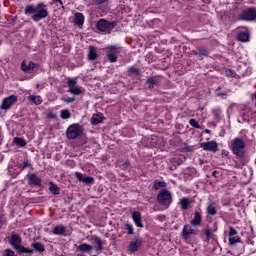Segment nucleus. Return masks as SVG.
Instances as JSON below:
<instances>
[{
  "label": "nucleus",
  "mask_w": 256,
  "mask_h": 256,
  "mask_svg": "<svg viewBox=\"0 0 256 256\" xmlns=\"http://www.w3.org/2000/svg\"><path fill=\"white\" fill-rule=\"evenodd\" d=\"M229 147L235 155L236 159L242 163V165H246L249 163V158L247 157V153L245 152V141L243 138L236 137L229 142Z\"/></svg>",
  "instance_id": "obj_1"
},
{
  "label": "nucleus",
  "mask_w": 256,
  "mask_h": 256,
  "mask_svg": "<svg viewBox=\"0 0 256 256\" xmlns=\"http://www.w3.org/2000/svg\"><path fill=\"white\" fill-rule=\"evenodd\" d=\"M25 15H32V20L36 23L41 21V19H47L49 17V11L47 10V5L41 2L36 6L33 4L27 5L24 9Z\"/></svg>",
  "instance_id": "obj_2"
},
{
  "label": "nucleus",
  "mask_w": 256,
  "mask_h": 256,
  "mask_svg": "<svg viewBox=\"0 0 256 256\" xmlns=\"http://www.w3.org/2000/svg\"><path fill=\"white\" fill-rule=\"evenodd\" d=\"M8 243H10L11 247L15 249L20 255H23V253H29L32 255L35 250L26 248L25 246L21 245L22 239L19 234L12 232V234L8 237Z\"/></svg>",
  "instance_id": "obj_3"
},
{
  "label": "nucleus",
  "mask_w": 256,
  "mask_h": 256,
  "mask_svg": "<svg viewBox=\"0 0 256 256\" xmlns=\"http://www.w3.org/2000/svg\"><path fill=\"white\" fill-rule=\"evenodd\" d=\"M157 202L161 207H165V209H169L171 203H173V195L171 191L167 189H162L157 195Z\"/></svg>",
  "instance_id": "obj_4"
},
{
  "label": "nucleus",
  "mask_w": 256,
  "mask_h": 256,
  "mask_svg": "<svg viewBox=\"0 0 256 256\" xmlns=\"http://www.w3.org/2000/svg\"><path fill=\"white\" fill-rule=\"evenodd\" d=\"M114 27H117L116 21L109 22L105 19H100L96 24V29H98V31H102L103 33H111Z\"/></svg>",
  "instance_id": "obj_5"
},
{
  "label": "nucleus",
  "mask_w": 256,
  "mask_h": 256,
  "mask_svg": "<svg viewBox=\"0 0 256 256\" xmlns=\"http://www.w3.org/2000/svg\"><path fill=\"white\" fill-rule=\"evenodd\" d=\"M83 135V127L79 124H71L66 130L67 139H77Z\"/></svg>",
  "instance_id": "obj_6"
},
{
  "label": "nucleus",
  "mask_w": 256,
  "mask_h": 256,
  "mask_svg": "<svg viewBox=\"0 0 256 256\" xmlns=\"http://www.w3.org/2000/svg\"><path fill=\"white\" fill-rule=\"evenodd\" d=\"M256 19V8H248L243 10L239 16L238 21H255Z\"/></svg>",
  "instance_id": "obj_7"
},
{
  "label": "nucleus",
  "mask_w": 256,
  "mask_h": 256,
  "mask_svg": "<svg viewBox=\"0 0 256 256\" xmlns=\"http://www.w3.org/2000/svg\"><path fill=\"white\" fill-rule=\"evenodd\" d=\"M67 85L69 87L68 93H71L72 95H81V93H83L81 87L77 85V81L75 79L68 78Z\"/></svg>",
  "instance_id": "obj_8"
},
{
  "label": "nucleus",
  "mask_w": 256,
  "mask_h": 256,
  "mask_svg": "<svg viewBox=\"0 0 256 256\" xmlns=\"http://www.w3.org/2000/svg\"><path fill=\"white\" fill-rule=\"evenodd\" d=\"M143 245V239L139 236L134 237V240L131 241L128 245V251L130 253H137L141 246Z\"/></svg>",
  "instance_id": "obj_9"
},
{
  "label": "nucleus",
  "mask_w": 256,
  "mask_h": 256,
  "mask_svg": "<svg viewBox=\"0 0 256 256\" xmlns=\"http://www.w3.org/2000/svg\"><path fill=\"white\" fill-rule=\"evenodd\" d=\"M15 103H17V96L10 95L3 99L2 104L0 105V109L7 111L11 109V106L15 105Z\"/></svg>",
  "instance_id": "obj_10"
},
{
  "label": "nucleus",
  "mask_w": 256,
  "mask_h": 256,
  "mask_svg": "<svg viewBox=\"0 0 256 256\" xmlns=\"http://www.w3.org/2000/svg\"><path fill=\"white\" fill-rule=\"evenodd\" d=\"M191 235H199V230L193 229L189 225H185L182 229L181 237L184 238L185 241H189Z\"/></svg>",
  "instance_id": "obj_11"
},
{
  "label": "nucleus",
  "mask_w": 256,
  "mask_h": 256,
  "mask_svg": "<svg viewBox=\"0 0 256 256\" xmlns=\"http://www.w3.org/2000/svg\"><path fill=\"white\" fill-rule=\"evenodd\" d=\"M91 244L94 246L96 253H101L103 251V245L105 242L99 238L97 235H92L90 238Z\"/></svg>",
  "instance_id": "obj_12"
},
{
  "label": "nucleus",
  "mask_w": 256,
  "mask_h": 256,
  "mask_svg": "<svg viewBox=\"0 0 256 256\" xmlns=\"http://www.w3.org/2000/svg\"><path fill=\"white\" fill-rule=\"evenodd\" d=\"M28 179V185H31L32 187H41L43 185V180L37 176V174H27Z\"/></svg>",
  "instance_id": "obj_13"
},
{
  "label": "nucleus",
  "mask_w": 256,
  "mask_h": 256,
  "mask_svg": "<svg viewBox=\"0 0 256 256\" xmlns=\"http://www.w3.org/2000/svg\"><path fill=\"white\" fill-rule=\"evenodd\" d=\"M74 175L77 181H79L80 183H85V185H93L95 183V178L91 176H85L81 172H75Z\"/></svg>",
  "instance_id": "obj_14"
},
{
  "label": "nucleus",
  "mask_w": 256,
  "mask_h": 256,
  "mask_svg": "<svg viewBox=\"0 0 256 256\" xmlns=\"http://www.w3.org/2000/svg\"><path fill=\"white\" fill-rule=\"evenodd\" d=\"M218 225L217 223L213 224V228L211 229L209 226L204 228L202 231L206 237V241H211V239H215V233H217Z\"/></svg>",
  "instance_id": "obj_15"
},
{
  "label": "nucleus",
  "mask_w": 256,
  "mask_h": 256,
  "mask_svg": "<svg viewBox=\"0 0 256 256\" xmlns=\"http://www.w3.org/2000/svg\"><path fill=\"white\" fill-rule=\"evenodd\" d=\"M110 52H108L107 57L110 63H117V53L121 50L119 46H108Z\"/></svg>",
  "instance_id": "obj_16"
},
{
  "label": "nucleus",
  "mask_w": 256,
  "mask_h": 256,
  "mask_svg": "<svg viewBox=\"0 0 256 256\" xmlns=\"http://www.w3.org/2000/svg\"><path fill=\"white\" fill-rule=\"evenodd\" d=\"M200 147L204 151H210L211 153H217L219 145L215 141L203 142L200 144Z\"/></svg>",
  "instance_id": "obj_17"
},
{
  "label": "nucleus",
  "mask_w": 256,
  "mask_h": 256,
  "mask_svg": "<svg viewBox=\"0 0 256 256\" xmlns=\"http://www.w3.org/2000/svg\"><path fill=\"white\" fill-rule=\"evenodd\" d=\"M53 235H62V237H69L71 233L67 230V227L63 225H57L52 229Z\"/></svg>",
  "instance_id": "obj_18"
},
{
  "label": "nucleus",
  "mask_w": 256,
  "mask_h": 256,
  "mask_svg": "<svg viewBox=\"0 0 256 256\" xmlns=\"http://www.w3.org/2000/svg\"><path fill=\"white\" fill-rule=\"evenodd\" d=\"M36 67H39L38 64H35L33 61H29L28 64L25 60L21 63V69L24 71V73H31V71H34Z\"/></svg>",
  "instance_id": "obj_19"
},
{
  "label": "nucleus",
  "mask_w": 256,
  "mask_h": 256,
  "mask_svg": "<svg viewBox=\"0 0 256 256\" xmlns=\"http://www.w3.org/2000/svg\"><path fill=\"white\" fill-rule=\"evenodd\" d=\"M202 221H203V215L201 214V212L195 211L194 217L190 221V225H192V227H201Z\"/></svg>",
  "instance_id": "obj_20"
},
{
  "label": "nucleus",
  "mask_w": 256,
  "mask_h": 256,
  "mask_svg": "<svg viewBox=\"0 0 256 256\" xmlns=\"http://www.w3.org/2000/svg\"><path fill=\"white\" fill-rule=\"evenodd\" d=\"M132 219H133L136 227L143 229V217H141V212H139V211L132 212Z\"/></svg>",
  "instance_id": "obj_21"
},
{
  "label": "nucleus",
  "mask_w": 256,
  "mask_h": 256,
  "mask_svg": "<svg viewBox=\"0 0 256 256\" xmlns=\"http://www.w3.org/2000/svg\"><path fill=\"white\" fill-rule=\"evenodd\" d=\"M191 203H193V201H191V199H189V197H183L178 202L182 211H187V209H189Z\"/></svg>",
  "instance_id": "obj_22"
},
{
  "label": "nucleus",
  "mask_w": 256,
  "mask_h": 256,
  "mask_svg": "<svg viewBox=\"0 0 256 256\" xmlns=\"http://www.w3.org/2000/svg\"><path fill=\"white\" fill-rule=\"evenodd\" d=\"M74 23L77 25V27H83L85 23V16L83 13L78 12L74 15Z\"/></svg>",
  "instance_id": "obj_23"
},
{
  "label": "nucleus",
  "mask_w": 256,
  "mask_h": 256,
  "mask_svg": "<svg viewBox=\"0 0 256 256\" xmlns=\"http://www.w3.org/2000/svg\"><path fill=\"white\" fill-rule=\"evenodd\" d=\"M99 55H97V48L95 46H89L88 48V59L89 61H95Z\"/></svg>",
  "instance_id": "obj_24"
},
{
  "label": "nucleus",
  "mask_w": 256,
  "mask_h": 256,
  "mask_svg": "<svg viewBox=\"0 0 256 256\" xmlns=\"http://www.w3.org/2000/svg\"><path fill=\"white\" fill-rule=\"evenodd\" d=\"M128 77H138V75H141V69L136 68L135 66H130L127 70Z\"/></svg>",
  "instance_id": "obj_25"
},
{
  "label": "nucleus",
  "mask_w": 256,
  "mask_h": 256,
  "mask_svg": "<svg viewBox=\"0 0 256 256\" xmlns=\"http://www.w3.org/2000/svg\"><path fill=\"white\" fill-rule=\"evenodd\" d=\"M146 85H148V89H153V87H157V85H159V80L155 77H148Z\"/></svg>",
  "instance_id": "obj_26"
},
{
  "label": "nucleus",
  "mask_w": 256,
  "mask_h": 256,
  "mask_svg": "<svg viewBox=\"0 0 256 256\" xmlns=\"http://www.w3.org/2000/svg\"><path fill=\"white\" fill-rule=\"evenodd\" d=\"M49 191L52 193V195H60L61 193V188L57 186V184L53 182H49Z\"/></svg>",
  "instance_id": "obj_27"
},
{
  "label": "nucleus",
  "mask_w": 256,
  "mask_h": 256,
  "mask_svg": "<svg viewBox=\"0 0 256 256\" xmlns=\"http://www.w3.org/2000/svg\"><path fill=\"white\" fill-rule=\"evenodd\" d=\"M92 125H99V123H103V114H94L91 119Z\"/></svg>",
  "instance_id": "obj_28"
},
{
  "label": "nucleus",
  "mask_w": 256,
  "mask_h": 256,
  "mask_svg": "<svg viewBox=\"0 0 256 256\" xmlns=\"http://www.w3.org/2000/svg\"><path fill=\"white\" fill-rule=\"evenodd\" d=\"M31 247H33L34 251H37V253H44L45 251V245L41 244V242H34L31 244Z\"/></svg>",
  "instance_id": "obj_29"
},
{
  "label": "nucleus",
  "mask_w": 256,
  "mask_h": 256,
  "mask_svg": "<svg viewBox=\"0 0 256 256\" xmlns=\"http://www.w3.org/2000/svg\"><path fill=\"white\" fill-rule=\"evenodd\" d=\"M77 250H78V251H81L82 253H89V251H92V250H93V246L84 243V244H80V245L77 247Z\"/></svg>",
  "instance_id": "obj_30"
},
{
  "label": "nucleus",
  "mask_w": 256,
  "mask_h": 256,
  "mask_svg": "<svg viewBox=\"0 0 256 256\" xmlns=\"http://www.w3.org/2000/svg\"><path fill=\"white\" fill-rule=\"evenodd\" d=\"M28 100L31 103H34V105H41L43 103V99H41V96H36V95L28 96Z\"/></svg>",
  "instance_id": "obj_31"
},
{
  "label": "nucleus",
  "mask_w": 256,
  "mask_h": 256,
  "mask_svg": "<svg viewBox=\"0 0 256 256\" xmlns=\"http://www.w3.org/2000/svg\"><path fill=\"white\" fill-rule=\"evenodd\" d=\"M206 213L211 217H215V215H217V208L213 206V203L208 204V206L206 207Z\"/></svg>",
  "instance_id": "obj_32"
},
{
  "label": "nucleus",
  "mask_w": 256,
  "mask_h": 256,
  "mask_svg": "<svg viewBox=\"0 0 256 256\" xmlns=\"http://www.w3.org/2000/svg\"><path fill=\"white\" fill-rule=\"evenodd\" d=\"M237 39L241 42V43H247V41H249V34L248 32H240L237 34Z\"/></svg>",
  "instance_id": "obj_33"
},
{
  "label": "nucleus",
  "mask_w": 256,
  "mask_h": 256,
  "mask_svg": "<svg viewBox=\"0 0 256 256\" xmlns=\"http://www.w3.org/2000/svg\"><path fill=\"white\" fill-rule=\"evenodd\" d=\"M14 143L18 147H25L27 145V142L23 138L15 137L14 138Z\"/></svg>",
  "instance_id": "obj_34"
},
{
  "label": "nucleus",
  "mask_w": 256,
  "mask_h": 256,
  "mask_svg": "<svg viewBox=\"0 0 256 256\" xmlns=\"http://www.w3.org/2000/svg\"><path fill=\"white\" fill-rule=\"evenodd\" d=\"M235 243H241V237H239V236H231L229 238V245L230 246L235 245Z\"/></svg>",
  "instance_id": "obj_35"
},
{
  "label": "nucleus",
  "mask_w": 256,
  "mask_h": 256,
  "mask_svg": "<svg viewBox=\"0 0 256 256\" xmlns=\"http://www.w3.org/2000/svg\"><path fill=\"white\" fill-rule=\"evenodd\" d=\"M124 229H126L128 235H135V230L133 229V225L126 223L124 224Z\"/></svg>",
  "instance_id": "obj_36"
},
{
  "label": "nucleus",
  "mask_w": 256,
  "mask_h": 256,
  "mask_svg": "<svg viewBox=\"0 0 256 256\" xmlns=\"http://www.w3.org/2000/svg\"><path fill=\"white\" fill-rule=\"evenodd\" d=\"M199 57H208L209 56V50L207 49H199L198 53H196Z\"/></svg>",
  "instance_id": "obj_37"
},
{
  "label": "nucleus",
  "mask_w": 256,
  "mask_h": 256,
  "mask_svg": "<svg viewBox=\"0 0 256 256\" xmlns=\"http://www.w3.org/2000/svg\"><path fill=\"white\" fill-rule=\"evenodd\" d=\"M27 167H33V165L31 163H29V160L24 161L22 164L19 165V169L21 171H25V169H27Z\"/></svg>",
  "instance_id": "obj_38"
},
{
  "label": "nucleus",
  "mask_w": 256,
  "mask_h": 256,
  "mask_svg": "<svg viewBox=\"0 0 256 256\" xmlns=\"http://www.w3.org/2000/svg\"><path fill=\"white\" fill-rule=\"evenodd\" d=\"M163 187H165V182H161V181L154 182L155 191H159V189H163Z\"/></svg>",
  "instance_id": "obj_39"
},
{
  "label": "nucleus",
  "mask_w": 256,
  "mask_h": 256,
  "mask_svg": "<svg viewBox=\"0 0 256 256\" xmlns=\"http://www.w3.org/2000/svg\"><path fill=\"white\" fill-rule=\"evenodd\" d=\"M60 117L61 119H70L71 113L69 112V110H62Z\"/></svg>",
  "instance_id": "obj_40"
},
{
  "label": "nucleus",
  "mask_w": 256,
  "mask_h": 256,
  "mask_svg": "<svg viewBox=\"0 0 256 256\" xmlns=\"http://www.w3.org/2000/svg\"><path fill=\"white\" fill-rule=\"evenodd\" d=\"M2 256H17V255H15V251L7 248L2 251Z\"/></svg>",
  "instance_id": "obj_41"
},
{
  "label": "nucleus",
  "mask_w": 256,
  "mask_h": 256,
  "mask_svg": "<svg viewBox=\"0 0 256 256\" xmlns=\"http://www.w3.org/2000/svg\"><path fill=\"white\" fill-rule=\"evenodd\" d=\"M189 124L191 125V127H194V129H201L199 122H197V120L195 119H190Z\"/></svg>",
  "instance_id": "obj_42"
},
{
  "label": "nucleus",
  "mask_w": 256,
  "mask_h": 256,
  "mask_svg": "<svg viewBox=\"0 0 256 256\" xmlns=\"http://www.w3.org/2000/svg\"><path fill=\"white\" fill-rule=\"evenodd\" d=\"M237 235V230L232 226L229 227L228 237H235Z\"/></svg>",
  "instance_id": "obj_43"
},
{
  "label": "nucleus",
  "mask_w": 256,
  "mask_h": 256,
  "mask_svg": "<svg viewBox=\"0 0 256 256\" xmlns=\"http://www.w3.org/2000/svg\"><path fill=\"white\" fill-rule=\"evenodd\" d=\"M215 119H221V110H214Z\"/></svg>",
  "instance_id": "obj_44"
},
{
  "label": "nucleus",
  "mask_w": 256,
  "mask_h": 256,
  "mask_svg": "<svg viewBox=\"0 0 256 256\" xmlns=\"http://www.w3.org/2000/svg\"><path fill=\"white\" fill-rule=\"evenodd\" d=\"M5 225V216L0 215V229Z\"/></svg>",
  "instance_id": "obj_45"
},
{
  "label": "nucleus",
  "mask_w": 256,
  "mask_h": 256,
  "mask_svg": "<svg viewBox=\"0 0 256 256\" xmlns=\"http://www.w3.org/2000/svg\"><path fill=\"white\" fill-rule=\"evenodd\" d=\"M64 103H75V98L68 97L64 99Z\"/></svg>",
  "instance_id": "obj_46"
},
{
  "label": "nucleus",
  "mask_w": 256,
  "mask_h": 256,
  "mask_svg": "<svg viewBox=\"0 0 256 256\" xmlns=\"http://www.w3.org/2000/svg\"><path fill=\"white\" fill-rule=\"evenodd\" d=\"M216 95H217V97H222V99H227V94L226 93L219 92Z\"/></svg>",
  "instance_id": "obj_47"
},
{
  "label": "nucleus",
  "mask_w": 256,
  "mask_h": 256,
  "mask_svg": "<svg viewBox=\"0 0 256 256\" xmlns=\"http://www.w3.org/2000/svg\"><path fill=\"white\" fill-rule=\"evenodd\" d=\"M227 73H228V76H229V77H235V71H233V70H228Z\"/></svg>",
  "instance_id": "obj_48"
},
{
  "label": "nucleus",
  "mask_w": 256,
  "mask_h": 256,
  "mask_svg": "<svg viewBox=\"0 0 256 256\" xmlns=\"http://www.w3.org/2000/svg\"><path fill=\"white\" fill-rule=\"evenodd\" d=\"M156 219H158L159 221H163V219H165V216L164 215H158L156 217Z\"/></svg>",
  "instance_id": "obj_49"
},
{
  "label": "nucleus",
  "mask_w": 256,
  "mask_h": 256,
  "mask_svg": "<svg viewBox=\"0 0 256 256\" xmlns=\"http://www.w3.org/2000/svg\"><path fill=\"white\" fill-rule=\"evenodd\" d=\"M222 155H224L225 157H227V155H229V151H227V150H222Z\"/></svg>",
  "instance_id": "obj_50"
},
{
  "label": "nucleus",
  "mask_w": 256,
  "mask_h": 256,
  "mask_svg": "<svg viewBox=\"0 0 256 256\" xmlns=\"http://www.w3.org/2000/svg\"><path fill=\"white\" fill-rule=\"evenodd\" d=\"M217 170H214L213 172H212V177H217Z\"/></svg>",
  "instance_id": "obj_51"
},
{
  "label": "nucleus",
  "mask_w": 256,
  "mask_h": 256,
  "mask_svg": "<svg viewBox=\"0 0 256 256\" xmlns=\"http://www.w3.org/2000/svg\"><path fill=\"white\" fill-rule=\"evenodd\" d=\"M247 243H248V245H255V241H253V240H249Z\"/></svg>",
  "instance_id": "obj_52"
},
{
  "label": "nucleus",
  "mask_w": 256,
  "mask_h": 256,
  "mask_svg": "<svg viewBox=\"0 0 256 256\" xmlns=\"http://www.w3.org/2000/svg\"><path fill=\"white\" fill-rule=\"evenodd\" d=\"M219 91H221V86H219V87L215 90L216 95H217V93H219Z\"/></svg>",
  "instance_id": "obj_53"
},
{
  "label": "nucleus",
  "mask_w": 256,
  "mask_h": 256,
  "mask_svg": "<svg viewBox=\"0 0 256 256\" xmlns=\"http://www.w3.org/2000/svg\"><path fill=\"white\" fill-rule=\"evenodd\" d=\"M56 3H60V5H63V1L61 0H56Z\"/></svg>",
  "instance_id": "obj_54"
},
{
  "label": "nucleus",
  "mask_w": 256,
  "mask_h": 256,
  "mask_svg": "<svg viewBox=\"0 0 256 256\" xmlns=\"http://www.w3.org/2000/svg\"><path fill=\"white\" fill-rule=\"evenodd\" d=\"M205 133H208V134H209V133H211V130L206 129V130H205Z\"/></svg>",
  "instance_id": "obj_55"
},
{
  "label": "nucleus",
  "mask_w": 256,
  "mask_h": 256,
  "mask_svg": "<svg viewBox=\"0 0 256 256\" xmlns=\"http://www.w3.org/2000/svg\"><path fill=\"white\" fill-rule=\"evenodd\" d=\"M77 256H85V254H77Z\"/></svg>",
  "instance_id": "obj_56"
},
{
  "label": "nucleus",
  "mask_w": 256,
  "mask_h": 256,
  "mask_svg": "<svg viewBox=\"0 0 256 256\" xmlns=\"http://www.w3.org/2000/svg\"><path fill=\"white\" fill-rule=\"evenodd\" d=\"M52 119H55V116H52Z\"/></svg>",
  "instance_id": "obj_57"
}]
</instances>
